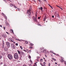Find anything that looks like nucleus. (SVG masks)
<instances>
[{
	"label": "nucleus",
	"instance_id": "1",
	"mask_svg": "<svg viewBox=\"0 0 66 66\" xmlns=\"http://www.w3.org/2000/svg\"><path fill=\"white\" fill-rule=\"evenodd\" d=\"M31 10L30 9H29V10H27V13H29V15L28 17H29V18H30V17H31V16H30V15H31Z\"/></svg>",
	"mask_w": 66,
	"mask_h": 66
},
{
	"label": "nucleus",
	"instance_id": "2",
	"mask_svg": "<svg viewBox=\"0 0 66 66\" xmlns=\"http://www.w3.org/2000/svg\"><path fill=\"white\" fill-rule=\"evenodd\" d=\"M14 57L15 59H17L18 58V56L17 53H15L14 55Z\"/></svg>",
	"mask_w": 66,
	"mask_h": 66
},
{
	"label": "nucleus",
	"instance_id": "3",
	"mask_svg": "<svg viewBox=\"0 0 66 66\" xmlns=\"http://www.w3.org/2000/svg\"><path fill=\"white\" fill-rule=\"evenodd\" d=\"M9 59L10 60H12V59H13V56L12 55L9 54L8 55H7Z\"/></svg>",
	"mask_w": 66,
	"mask_h": 66
},
{
	"label": "nucleus",
	"instance_id": "4",
	"mask_svg": "<svg viewBox=\"0 0 66 66\" xmlns=\"http://www.w3.org/2000/svg\"><path fill=\"white\" fill-rule=\"evenodd\" d=\"M6 45H7V47H10V43L8 42H6Z\"/></svg>",
	"mask_w": 66,
	"mask_h": 66
},
{
	"label": "nucleus",
	"instance_id": "5",
	"mask_svg": "<svg viewBox=\"0 0 66 66\" xmlns=\"http://www.w3.org/2000/svg\"><path fill=\"white\" fill-rule=\"evenodd\" d=\"M11 47L12 48V49H15V46L14 44H11Z\"/></svg>",
	"mask_w": 66,
	"mask_h": 66
},
{
	"label": "nucleus",
	"instance_id": "6",
	"mask_svg": "<svg viewBox=\"0 0 66 66\" xmlns=\"http://www.w3.org/2000/svg\"><path fill=\"white\" fill-rule=\"evenodd\" d=\"M2 36L3 37H4L5 38H6V34H3V35H2Z\"/></svg>",
	"mask_w": 66,
	"mask_h": 66
},
{
	"label": "nucleus",
	"instance_id": "7",
	"mask_svg": "<svg viewBox=\"0 0 66 66\" xmlns=\"http://www.w3.org/2000/svg\"><path fill=\"white\" fill-rule=\"evenodd\" d=\"M4 50L5 51H7V50H8V49H7V48L5 47L4 48Z\"/></svg>",
	"mask_w": 66,
	"mask_h": 66
},
{
	"label": "nucleus",
	"instance_id": "8",
	"mask_svg": "<svg viewBox=\"0 0 66 66\" xmlns=\"http://www.w3.org/2000/svg\"><path fill=\"white\" fill-rule=\"evenodd\" d=\"M34 21H37V19L35 18H34Z\"/></svg>",
	"mask_w": 66,
	"mask_h": 66
},
{
	"label": "nucleus",
	"instance_id": "9",
	"mask_svg": "<svg viewBox=\"0 0 66 66\" xmlns=\"http://www.w3.org/2000/svg\"><path fill=\"white\" fill-rule=\"evenodd\" d=\"M5 24H6V25H7V21L6 20L5 21Z\"/></svg>",
	"mask_w": 66,
	"mask_h": 66
},
{
	"label": "nucleus",
	"instance_id": "10",
	"mask_svg": "<svg viewBox=\"0 0 66 66\" xmlns=\"http://www.w3.org/2000/svg\"><path fill=\"white\" fill-rule=\"evenodd\" d=\"M50 52L51 53H53V54H55H55L52 51H50Z\"/></svg>",
	"mask_w": 66,
	"mask_h": 66
},
{
	"label": "nucleus",
	"instance_id": "11",
	"mask_svg": "<svg viewBox=\"0 0 66 66\" xmlns=\"http://www.w3.org/2000/svg\"><path fill=\"white\" fill-rule=\"evenodd\" d=\"M64 59H62L61 60V62H62V63H63V62H64Z\"/></svg>",
	"mask_w": 66,
	"mask_h": 66
},
{
	"label": "nucleus",
	"instance_id": "12",
	"mask_svg": "<svg viewBox=\"0 0 66 66\" xmlns=\"http://www.w3.org/2000/svg\"><path fill=\"white\" fill-rule=\"evenodd\" d=\"M38 9H40V10H42L43 9V7H40V8L39 7Z\"/></svg>",
	"mask_w": 66,
	"mask_h": 66
},
{
	"label": "nucleus",
	"instance_id": "13",
	"mask_svg": "<svg viewBox=\"0 0 66 66\" xmlns=\"http://www.w3.org/2000/svg\"><path fill=\"white\" fill-rule=\"evenodd\" d=\"M13 40V39L11 38H10L9 40V41H10V42H11V41Z\"/></svg>",
	"mask_w": 66,
	"mask_h": 66
},
{
	"label": "nucleus",
	"instance_id": "14",
	"mask_svg": "<svg viewBox=\"0 0 66 66\" xmlns=\"http://www.w3.org/2000/svg\"><path fill=\"white\" fill-rule=\"evenodd\" d=\"M17 51H18V54H20V53H21V52H20V51H19L18 50Z\"/></svg>",
	"mask_w": 66,
	"mask_h": 66
},
{
	"label": "nucleus",
	"instance_id": "15",
	"mask_svg": "<svg viewBox=\"0 0 66 66\" xmlns=\"http://www.w3.org/2000/svg\"><path fill=\"white\" fill-rule=\"evenodd\" d=\"M21 54L23 55V54H24V53L22 51L21 52Z\"/></svg>",
	"mask_w": 66,
	"mask_h": 66
},
{
	"label": "nucleus",
	"instance_id": "16",
	"mask_svg": "<svg viewBox=\"0 0 66 66\" xmlns=\"http://www.w3.org/2000/svg\"><path fill=\"white\" fill-rule=\"evenodd\" d=\"M25 43L26 44H28V42L27 41H25Z\"/></svg>",
	"mask_w": 66,
	"mask_h": 66
},
{
	"label": "nucleus",
	"instance_id": "17",
	"mask_svg": "<svg viewBox=\"0 0 66 66\" xmlns=\"http://www.w3.org/2000/svg\"><path fill=\"white\" fill-rule=\"evenodd\" d=\"M30 45L31 46H33V44H32V43H30Z\"/></svg>",
	"mask_w": 66,
	"mask_h": 66
},
{
	"label": "nucleus",
	"instance_id": "18",
	"mask_svg": "<svg viewBox=\"0 0 66 66\" xmlns=\"http://www.w3.org/2000/svg\"><path fill=\"white\" fill-rule=\"evenodd\" d=\"M46 19V17H45L44 19V21H45V20Z\"/></svg>",
	"mask_w": 66,
	"mask_h": 66
},
{
	"label": "nucleus",
	"instance_id": "19",
	"mask_svg": "<svg viewBox=\"0 0 66 66\" xmlns=\"http://www.w3.org/2000/svg\"><path fill=\"white\" fill-rule=\"evenodd\" d=\"M52 59L53 60H54V61H56V59H54V58H52Z\"/></svg>",
	"mask_w": 66,
	"mask_h": 66
},
{
	"label": "nucleus",
	"instance_id": "20",
	"mask_svg": "<svg viewBox=\"0 0 66 66\" xmlns=\"http://www.w3.org/2000/svg\"><path fill=\"white\" fill-rule=\"evenodd\" d=\"M2 58V56H0V59H1Z\"/></svg>",
	"mask_w": 66,
	"mask_h": 66
},
{
	"label": "nucleus",
	"instance_id": "21",
	"mask_svg": "<svg viewBox=\"0 0 66 66\" xmlns=\"http://www.w3.org/2000/svg\"><path fill=\"white\" fill-rule=\"evenodd\" d=\"M4 44H3V46L2 47V48H4Z\"/></svg>",
	"mask_w": 66,
	"mask_h": 66
},
{
	"label": "nucleus",
	"instance_id": "22",
	"mask_svg": "<svg viewBox=\"0 0 66 66\" xmlns=\"http://www.w3.org/2000/svg\"><path fill=\"white\" fill-rule=\"evenodd\" d=\"M43 59H40V62H42L43 61Z\"/></svg>",
	"mask_w": 66,
	"mask_h": 66
},
{
	"label": "nucleus",
	"instance_id": "23",
	"mask_svg": "<svg viewBox=\"0 0 66 66\" xmlns=\"http://www.w3.org/2000/svg\"><path fill=\"white\" fill-rule=\"evenodd\" d=\"M28 57H29V59H31V56H30V55H29L28 56Z\"/></svg>",
	"mask_w": 66,
	"mask_h": 66
},
{
	"label": "nucleus",
	"instance_id": "24",
	"mask_svg": "<svg viewBox=\"0 0 66 66\" xmlns=\"http://www.w3.org/2000/svg\"><path fill=\"white\" fill-rule=\"evenodd\" d=\"M20 48H21V50H22L23 49L22 47L21 46H20Z\"/></svg>",
	"mask_w": 66,
	"mask_h": 66
},
{
	"label": "nucleus",
	"instance_id": "25",
	"mask_svg": "<svg viewBox=\"0 0 66 66\" xmlns=\"http://www.w3.org/2000/svg\"><path fill=\"white\" fill-rule=\"evenodd\" d=\"M14 7H15V9H17V7H16V6H14Z\"/></svg>",
	"mask_w": 66,
	"mask_h": 66
},
{
	"label": "nucleus",
	"instance_id": "26",
	"mask_svg": "<svg viewBox=\"0 0 66 66\" xmlns=\"http://www.w3.org/2000/svg\"><path fill=\"white\" fill-rule=\"evenodd\" d=\"M46 51V49H44L43 50V51Z\"/></svg>",
	"mask_w": 66,
	"mask_h": 66
},
{
	"label": "nucleus",
	"instance_id": "27",
	"mask_svg": "<svg viewBox=\"0 0 66 66\" xmlns=\"http://www.w3.org/2000/svg\"><path fill=\"white\" fill-rule=\"evenodd\" d=\"M11 42H14V40L12 39V40L11 41Z\"/></svg>",
	"mask_w": 66,
	"mask_h": 66
},
{
	"label": "nucleus",
	"instance_id": "28",
	"mask_svg": "<svg viewBox=\"0 0 66 66\" xmlns=\"http://www.w3.org/2000/svg\"><path fill=\"white\" fill-rule=\"evenodd\" d=\"M60 9L61 10H63V9H62V8L61 7H60Z\"/></svg>",
	"mask_w": 66,
	"mask_h": 66
},
{
	"label": "nucleus",
	"instance_id": "29",
	"mask_svg": "<svg viewBox=\"0 0 66 66\" xmlns=\"http://www.w3.org/2000/svg\"><path fill=\"white\" fill-rule=\"evenodd\" d=\"M29 66H32V64H30L29 65Z\"/></svg>",
	"mask_w": 66,
	"mask_h": 66
},
{
	"label": "nucleus",
	"instance_id": "30",
	"mask_svg": "<svg viewBox=\"0 0 66 66\" xmlns=\"http://www.w3.org/2000/svg\"><path fill=\"white\" fill-rule=\"evenodd\" d=\"M37 15H36V18L37 19Z\"/></svg>",
	"mask_w": 66,
	"mask_h": 66
},
{
	"label": "nucleus",
	"instance_id": "31",
	"mask_svg": "<svg viewBox=\"0 0 66 66\" xmlns=\"http://www.w3.org/2000/svg\"><path fill=\"white\" fill-rule=\"evenodd\" d=\"M15 45H16V46H18V43H16V44H15Z\"/></svg>",
	"mask_w": 66,
	"mask_h": 66
},
{
	"label": "nucleus",
	"instance_id": "32",
	"mask_svg": "<svg viewBox=\"0 0 66 66\" xmlns=\"http://www.w3.org/2000/svg\"><path fill=\"white\" fill-rule=\"evenodd\" d=\"M50 63H49L48 64V66H50Z\"/></svg>",
	"mask_w": 66,
	"mask_h": 66
},
{
	"label": "nucleus",
	"instance_id": "33",
	"mask_svg": "<svg viewBox=\"0 0 66 66\" xmlns=\"http://www.w3.org/2000/svg\"><path fill=\"white\" fill-rule=\"evenodd\" d=\"M50 7H51V9H53V7L52 6H51Z\"/></svg>",
	"mask_w": 66,
	"mask_h": 66
},
{
	"label": "nucleus",
	"instance_id": "34",
	"mask_svg": "<svg viewBox=\"0 0 66 66\" xmlns=\"http://www.w3.org/2000/svg\"><path fill=\"white\" fill-rule=\"evenodd\" d=\"M10 5H11V6H13V4H11Z\"/></svg>",
	"mask_w": 66,
	"mask_h": 66
},
{
	"label": "nucleus",
	"instance_id": "35",
	"mask_svg": "<svg viewBox=\"0 0 66 66\" xmlns=\"http://www.w3.org/2000/svg\"><path fill=\"white\" fill-rule=\"evenodd\" d=\"M3 64V63L2 62H1L0 63V65H2Z\"/></svg>",
	"mask_w": 66,
	"mask_h": 66
},
{
	"label": "nucleus",
	"instance_id": "36",
	"mask_svg": "<svg viewBox=\"0 0 66 66\" xmlns=\"http://www.w3.org/2000/svg\"><path fill=\"white\" fill-rule=\"evenodd\" d=\"M0 27H1V28H2V25H0Z\"/></svg>",
	"mask_w": 66,
	"mask_h": 66
},
{
	"label": "nucleus",
	"instance_id": "37",
	"mask_svg": "<svg viewBox=\"0 0 66 66\" xmlns=\"http://www.w3.org/2000/svg\"><path fill=\"white\" fill-rule=\"evenodd\" d=\"M40 17H38V19H40Z\"/></svg>",
	"mask_w": 66,
	"mask_h": 66
},
{
	"label": "nucleus",
	"instance_id": "38",
	"mask_svg": "<svg viewBox=\"0 0 66 66\" xmlns=\"http://www.w3.org/2000/svg\"><path fill=\"white\" fill-rule=\"evenodd\" d=\"M52 18H54V15H52Z\"/></svg>",
	"mask_w": 66,
	"mask_h": 66
},
{
	"label": "nucleus",
	"instance_id": "39",
	"mask_svg": "<svg viewBox=\"0 0 66 66\" xmlns=\"http://www.w3.org/2000/svg\"><path fill=\"white\" fill-rule=\"evenodd\" d=\"M6 33H7V34H9V33L7 32H6Z\"/></svg>",
	"mask_w": 66,
	"mask_h": 66
},
{
	"label": "nucleus",
	"instance_id": "40",
	"mask_svg": "<svg viewBox=\"0 0 66 66\" xmlns=\"http://www.w3.org/2000/svg\"><path fill=\"white\" fill-rule=\"evenodd\" d=\"M3 28L4 29V30H5V27H3Z\"/></svg>",
	"mask_w": 66,
	"mask_h": 66
},
{
	"label": "nucleus",
	"instance_id": "41",
	"mask_svg": "<svg viewBox=\"0 0 66 66\" xmlns=\"http://www.w3.org/2000/svg\"><path fill=\"white\" fill-rule=\"evenodd\" d=\"M11 31L12 32V33H13V30H11Z\"/></svg>",
	"mask_w": 66,
	"mask_h": 66
},
{
	"label": "nucleus",
	"instance_id": "42",
	"mask_svg": "<svg viewBox=\"0 0 66 66\" xmlns=\"http://www.w3.org/2000/svg\"><path fill=\"white\" fill-rule=\"evenodd\" d=\"M23 66H27V65H23Z\"/></svg>",
	"mask_w": 66,
	"mask_h": 66
},
{
	"label": "nucleus",
	"instance_id": "43",
	"mask_svg": "<svg viewBox=\"0 0 66 66\" xmlns=\"http://www.w3.org/2000/svg\"><path fill=\"white\" fill-rule=\"evenodd\" d=\"M38 1H39V2H40V0H38Z\"/></svg>",
	"mask_w": 66,
	"mask_h": 66
},
{
	"label": "nucleus",
	"instance_id": "44",
	"mask_svg": "<svg viewBox=\"0 0 66 66\" xmlns=\"http://www.w3.org/2000/svg\"><path fill=\"white\" fill-rule=\"evenodd\" d=\"M48 5L49 6H50V7H51V5H50V4H48Z\"/></svg>",
	"mask_w": 66,
	"mask_h": 66
},
{
	"label": "nucleus",
	"instance_id": "45",
	"mask_svg": "<svg viewBox=\"0 0 66 66\" xmlns=\"http://www.w3.org/2000/svg\"><path fill=\"white\" fill-rule=\"evenodd\" d=\"M24 51H25V52H27V51H26V50H24Z\"/></svg>",
	"mask_w": 66,
	"mask_h": 66
},
{
	"label": "nucleus",
	"instance_id": "46",
	"mask_svg": "<svg viewBox=\"0 0 66 66\" xmlns=\"http://www.w3.org/2000/svg\"><path fill=\"white\" fill-rule=\"evenodd\" d=\"M44 1H45V2H46V0H44Z\"/></svg>",
	"mask_w": 66,
	"mask_h": 66
},
{
	"label": "nucleus",
	"instance_id": "47",
	"mask_svg": "<svg viewBox=\"0 0 66 66\" xmlns=\"http://www.w3.org/2000/svg\"><path fill=\"white\" fill-rule=\"evenodd\" d=\"M55 64L56 65L57 64V63H56V62L55 63Z\"/></svg>",
	"mask_w": 66,
	"mask_h": 66
},
{
	"label": "nucleus",
	"instance_id": "48",
	"mask_svg": "<svg viewBox=\"0 0 66 66\" xmlns=\"http://www.w3.org/2000/svg\"><path fill=\"white\" fill-rule=\"evenodd\" d=\"M44 64H46V62H44Z\"/></svg>",
	"mask_w": 66,
	"mask_h": 66
},
{
	"label": "nucleus",
	"instance_id": "49",
	"mask_svg": "<svg viewBox=\"0 0 66 66\" xmlns=\"http://www.w3.org/2000/svg\"><path fill=\"white\" fill-rule=\"evenodd\" d=\"M13 44H15V42H14Z\"/></svg>",
	"mask_w": 66,
	"mask_h": 66
},
{
	"label": "nucleus",
	"instance_id": "50",
	"mask_svg": "<svg viewBox=\"0 0 66 66\" xmlns=\"http://www.w3.org/2000/svg\"><path fill=\"white\" fill-rule=\"evenodd\" d=\"M37 59H39V57H37Z\"/></svg>",
	"mask_w": 66,
	"mask_h": 66
},
{
	"label": "nucleus",
	"instance_id": "51",
	"mask_svg": "<svg viewBox=\"0 0 66 66\" xmlns=\"http://www.w3.org/2000/svg\"><path fill=\"white\" fill-rule=\"evenodd\" d=\"M3 66H6V65H4Z\"/></svg>",
	"mask_w": 66,
	"mask_h": 66
},
{
	"label": "nucleus",
	"instance_id": "52",
	"mask_svg": "<svg viewBox=\"0 0 66 66\" xmlns=\"http://www.w3.org/2000/svg\"><path fill=\"white\" fill-rule=\"evenodd\" d=\"M56 6H57V7H59V6H58V5H56Z\"/></svg>",
	"mask_w": 66,
	"mask_h": 66
},
{
	"label": "nucleus",
	"instance_id": "53",
	"mask_svg": "<svg viewBox=\"0 0 66 66\" xmlns=\"http://www.w3.org/2000/svg\"><path fill=\"white\" fill-rule=\"evenodd\" d=\"M30 48H33V47H31Z\"/></svg>",
	"mask_w": 66,
	"mask_h": 66
},
{
	"label": "nucleus",
	"instance_id": "54",
	"mask_svg": "<svg viewBox=\"0 0 66 66\" xmlns=\"http://www.w3.org/2000/svg\"><path fill=\"white\" fill-rule=\"evenodd\" d=\"M34 2H35V0H34Z\"/></svg>",
	"mask_w": 66,
	"mask_h": 66
},
{
	"label": "nucleus",
	"instance_id": "55",
	"mask_svg": "<svg viewBox=\"0 0 66 66\" xmlns=\"http://www.w3.org/2000/svg\"><path fill=\"white\" fill-rule=\"evenodd\" d=\"M6 19H7V17H6Z\"/></svg>",
	"mask_w": 66,
	"mask_h": 66
},
{
	"label": "nucleus",
	"instance_id": "56",
	"mask_svg": "<svg viewBox=\"0 0 66 66\" xmlns=\"http://www.w3.org/2000/svg\"><path fill=\"white\" fill-rule=\"evenodd\" d=\"M43 59H44V60H45V59L44 57L43 58Z\"/></svg>",
	"mask_w": 66,
	"mask_h": 66
},
{
	"label": "nucleus",
	"instance_id": "57",
	"mask_svg": "<svg viewBox=\"0 0 66 66\" xmlns=\"http://www.w3.org/2000/svg\"><path fill=\"white\" fill-rule=\"evenodd\" d=\"M30 62H32V61L30 60Z\"/></svg>",
	"mask_w": 66,
	"mask_h": 66
},
{
	"label": "nucleus",
	"instance_id": "58",
	"mask_svg": "<svg viewBox=\"0 0 66 66\" xmlns=\"http://www.w3.org/2000/svg\"><path fill=\"white\" fill-rule=\"evenodd\" d=\"M35 65H36V63H35Z\"/></svg>",
	"mask_w": 66,
	"mask_h": 66
},
{
	"label": "nucleus",
	"instance_id": "59",
	"mask_svg": "<svg viewBox=\"0 0 66 66\" xmlns=\"http://www.w3.org/2000/svg\"><path fill=\"white\" fill-rule=\"evenodd\" d=\"M45 53H47V52H45Z\"/></svg>",
	"mask_w": 66,
	"mask_h": 66
},
{
	"label": "nucleus",
	"instance_id": "60",
	"mask_svg": "<svg viewBox=\"0 0 66 66\" xmlns=\"http://www.w3.org/2000/svg\"><path fill=\"white\" fill-rule=\"evenodd\" d=\"M52 12H53V10H52Z\"/></svg>",
	"mask_w": 66,
	"mask_h": 66
},
{
	"label": "nucleus",
	"instance_id": "61",
	"mask_svg": "<svg viewBox=\"0 0 66 66\" xmlns=\"http://www.w3.org/2000/svg\"><path fill=\"white\" fill-rule=\"evenodd\" d=\"M58 15H59V14H58V15H57V17H59V16H58Z\"/></svg>",
	"mask_w": 66,
	"mask_h": 66
},
{
	"label": "nucleus",
	"instance_id": "62",
	"mask_svg": "<svg viewBox=\"0 0 66 66\" xmlns=\"http://www.w3.org/2000/svg\"><path fill=\"white\" fill-rule=\"evenodd\" d=\"M59 66H60V64H59Z\"/></svg>",
	"mask_w": 66,
	"mask_h": 66
},
{
	"label": "nucleus",
	"instance_id": "63",
	"mask_svg": "<svg viewBox=\"0 0 66 66\" xmlns=\"http://www.w3.org/2000/svg\"><path fill=\"white\" fill-rule=\"evenodd\" d=\"M59 7V8H60V7L59 6V7Z\"/></svg>",
	"mask_w": 66,
	"mask_h": 66
},
{
	"label": "nucleus",
	"instance_id": "64",
	"mask_svg": "<svg viewBox=\"0 0 66 66\" xmlns=\"http://www.w3.org/2000/svg\"><path fill=\"white\" fill-rule=\"evenodd\" d=\"M33 66H35V65H34Z\"/></svg>",
	"mask_w": 66,
	"mask_h": 66
}]
</instances>
